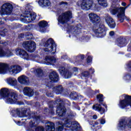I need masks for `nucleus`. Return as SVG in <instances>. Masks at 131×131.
Segmentation results:
<instances>
[{
  "instance_id": "nucleus-1",
  "label": "nucleus",
  "mask_w": 131,
  "mask_h": 131,
  "mask_svg": "<svg viewBox=\"0 0 131 131\" xmlns=\"http://www.w3.org/2000/svg\"><path fill=\"white\" fill-rule=\"evenodd\" d=\"M0 96L7 104H17L18 102V94L13 90L2 88L0 90Z\"/></svg>"
},
{
  "instance_id": "nucleus-2",
  "label": "nucleus",
  "mask_w": 131,
  "mask_h": 131,
  "mask_svg": "<svg viewBox=\"0 0 131 131\" xmlns=\"http://www.w3.org/2000/svg\"><path fill=\"white\" fill-rule=\"evenodd\" d=\"M71 117H72V115H70L66 117L62 120L59 121L58 124L61 126H58L57 130L62 131L63 127H67L69 128V130L72 131H76L79 128H80V125L77 122L73 121L71 122L70 121Z\"/></svg>"
},
{
  "instance_id": "nucleus-3",
  "label": "nucleus",
  "mask_w": 131,
  "mask_h": 131,
  "mask_svg": "<svg viewBox=\"0 0 131 131\" xmlns=\"http://www.w3.org/2000/svg\"><path fill=\"white\" fill-rule=\"evenodd\" d=\"M78 3L81 4V9L85 10V11H89V10H98L99 9V6L101 7H107L108 3L106 1H79Z\"/></svg>"
},
{
  "instance_id": "nucleus-4",
  "label": "nucleus",
  "mask_w": 131,
  "mask_h": 131,
  "mask_svg": "<svg viewBox=\"0 0 131 131\" xmlns=\"http://www.w3.org/2000/svg\"><path fill=\"white\" fill-rule=\"evenodd\" d=\"M128 8V6L124 7H119V4L116 3L114 1L113 2L112 5L110 9V12L113 15L117 14V17L120 20V22H123V20L125 19L126 21L129 20V18L124 15L125 9Z\"/></svg>"
},
{
  "instance_id": "nucleus-5",
  "label": "nucleus",
  "mask_w": 131,
  "mask_h": 131,
  "mask_svg": "<svg viewBox=\"0 0 131 131\" xmlns=\"http://www.w3.org/2000/svg\"><path fill=\"white\" fill-rule=\"evenodd\" d=\"M21 71V67L17 64L9 67L7 64L0 63V74H6L9 72L11 75H16Z\"/></svg>"
},
{
  "instance_id": "nucleus-6",
  "label": "nucleus",
  "mask_w": 131,
  "mask_h": 131,
  "mask_svg": "<svg viewBox=\"0 0 131 131\" xmlns=\"http://www.w3.org/2000/svg\"><path fill=\"white\" fill-rule=\"evenodd\" d=\"M45 48H44L45 52H48L49 54H55L56 53V43L53 40V39L49 38L45 45Z\"/></svg>"
},
{
  "instance_id": "nucleus-7",
  "label": "nucleus",
  "mask_w": 131,
  "mask_h": 131,
  "mask_svg": "<svg viewBox=\"0 0 131 131\" xmlns=\"http://www.w3.org/2000/svg\"><path fill=\"white\" fill-rule=\"evenodd\" d=\"M30 9H31V7H30V5H28L26 7V9L27 10L25 11V14L26 15L23 16V17H24V20L27 21L28 23H30V22H32V21H34V20L36 18V14L34 12H30Z\"/></svg>"
},
{
  "instance_id": "nucleus-8",
  "label": "nucleus",
  "mask_w": 131,
  "mask_h": 131,
  "mask_svg": "<svg viewBox=\"0 0 131 131\" xmlns=\"http://www.w3.org/2000/svg\"><path fill=\"white\" fill-rule=\"evenodd\" d=\"M40 116H35L34 118V121L30 122V127L28 129V131H43V127L41 126L36 127L39 121Z\"/></svg>"
},
{
  "instance_id": "nucleus-9",
  "label": "nucleus",
  "mask_w": 131,
  "mask_h": 131,
  "mask_svg": "<svg viewBox=\"0 0 131 131\" xmlns=\"http://www.w3.org/2000/svg\"><path fill=\"white\" fill-rule=\"evenodd\" d=\"M14 53L17 56H19L20 58L24 59V60H27L29 61L31 59V56L29 55L26 51L24 49H22L20 48H16L14 50Z\"/></svg>"
},
{
  "instance_id": "nucleus-10",
  "label": "nucleus",
  "mask_w": 131,
  "mask_h": 131,
  "mask_svg": "<svg viewBox=\"0 0 131 131\" xmlns=\"http://www.w3.org/2000/svg\"><path fill=\"white\" fill-rule=\"evenodd\" d=\"M124 99L119 101L118 106L121 109H125L126 107L129 106L131 107V96L128 95H123Z\"/></svg>"
},
{
  "instance_id": "nucleus-11",
  "label": "nucleus",
  "mask_w": 131,
  "mask_h": 131,
  "mask_svg": "<svg viewBox=\"0 0 131 131\" xmlns=\"http://www.w3.org/2000/svg\"><path fill=\"white\" fill-rule=\"evenodd\" d=\"M72 18V13L70 11H68L67 12L63 13L59 15L58 21V24L61 23V24H64L66 22L69 21V19Z\"/></svg>"
},
{
  "instance_id": "nucleus-12",
  "label": "nucleus",
  "mask_w": 131,
  "mask_h": 131,
  "mask_svg": "<svg viewBox=\"0 0 131 131\" xmlns=\"http://www.w3.org/2000/svg\"><path fill=\"white\" fill-rule=\"evenodd\" d=\"M118 129L119 130H123V129H131V119L127 122L124 120H121L118 125Z\"/></svg>"
},
{
  "instance_id": "nucleus-13",
  "label": "nucleus",
  "mask_w": 131,
  "mask_h": 131,
  "mask_svg": "<svg viewBox=\"0 0 131 131\" xmlns=\"http://www.w3.org/2000/svg\"><path fill=\"white\" fill-rule=\"evenodd\" d=\"M23 48L26 49L28 52L30 53H33L35 51L36 48V44L32 41H27L24 42L23 44Z\"/></svg>"
},
{
  "instance_id": "nucleus-14",
  "label": "nucleus",
  "mask_w": 131,
  "mask_h": 131,
  "mask_svg": "<svg viewBox=\"0 0 131 131\" xmlns=\"http://www.w3.org/2000/svg\"><path fill=\"white\" fill-rule=\"evenodd\" d=\"M1 11L3 14L10 15L13 12V5L9 3H5L2 6Z\"/></svg>"
},
{
  "instance_id": "nucleus-15",
  "label": "nucleus",
  "mask_w": 131,
  "mask_h": 131,
  "mask_svg": "<svg viewBox=\"0 0 131 131\" xmlns=\"http://www.w3.org/2000/svg\"><path fill=\"white\" fill-rule=\"evenodd\" d=\"M97 37H104L106 35V28L105 26L100 25L94 30Z\"/></svg>"
},
{
  "instance_id": "nucleus-16",
  "label": "nucleus",
  "mask_w": 131,
  "mask_h": 131,
  "mask_svg": "<svg viewBox=\"0 0 131 131\" xmlns=\"http://www.w3.org/2000/svg\"><path fill=\"white\" fill-rule=\"evenodd\" d=\"M57 102L59 103L56 110L57 114L58 116H63V115H65L66 108H65V107L63 104H61L62 101H61L60 99H58L57 100Z\"/></svg>"
},
{
  "instance_id": "nucleus-17",
  "label": "nucleus",
  "mask_w": 131,
  "mask_h": 131,
  "mask_svg": "<svg viewBox=\"0 0 131 131\" xmlns=\"http://www.w3.org/2000/svg\"><path fill=\"white\" fill-rule=\"evenodd\" d=\"M93 110L96 111H99L101 114H103L107 110V105L105 104L102 103L101 105L96 104L93 106Z\"/></svg>"
},
{
  "instance_id": "nucleus-18",
  "label": "nucleus",
  "mask_w": 131,
  "mask_h": 131,
  "mask_svg": "<svg viewBox=\"0 0 131 131\" xmlns=\"http://www.w3.org/2000/svg\"><path fill=\"white\" fill-rule=\"evenodd\" d=\"M59 71L61 75L64 76V78H70L72 76V72L66 70L64 67L60 68Z\"/></svg>"
},
{
  "instance_id": "nucleus-19",
  "label": "nucleus",
  "mask_w": 131,
  "mask_h": 131,
  "mask_svg": "<svg viewBox=\"0 0 131 131\" xmlns=\"http://www.w3.org/2000/svg\"><path fill=\"white\" fill-rule=\"evenodd\" d=\"M17 80L20 84H24V85H29L30 83L29 78L25 75H21L18 77Z\"/></svg>"
},
{
  "instance_id": "nucleus-20",
  "label": "nucleus",
  "mask_w": 131,
  "mask_h": 131,
  "mask_svg": "<svg viewBox=\"0 0 131 131\" xmlns=\"http://www.w3.org/2000/svg\"><path fill=\"white\" fill-rule=\"evenodd\" d=\"M105 21L111 28H114L116 26L115 21L109 15L106 14L105 16Z\"/></svg>"
},
{
  "instance_id": "nucleus-21",
  "label": "nucleus",
  "mask_w": 131,
  "mask_h": 131,
  "mask_svg": "<svg viewBox=\"0 0 131 131\" xmlns=\"http://www.w3.org/2000/svg\"><path fill=\"white\" fill-rule=\"evenodd\" d=\"M47 26L48 23L45 20H42L39 23L38 30L41 33H46L47 32Z\"/></svg>"
},
{
  "instance_id": "nucleus-22",
  "label": "nucleus",
  "mask_w": 131,
  "mask_h": 131,
  "mask_svg": "<svg viewBox=\"0 0 131 131\" xmlns=\"http://www.w3.org/2000/svg\"><path fill=\"white\" fill-rule=\"evenodd\" d=\"M6 82L7 84L10 85V86H17V84H18V81L17 79L14 78L9 77L6 79Z\"/></svg>"
},
{
  "instance_id": "nucleus-23",
  "label": "nucleus",
  "mask_w": 131,
  "mask_h": 131,
  "mask_svg": "<svg viewBox=\"0 0 131 131\" xmlns=\"http://www.w3.org/2000/svg\"><path fill=\"white\" fill-rule=\"evenodd\" d=\"M56 58L51 56H46L43 64L46 65H53L54 63H56Z\"/></svg>"
},
{
  "instance_id": "nucleus-24",
  "label": "nucleus",
  "mask_w": 131,
  "mask_h": 131,
  "mask_svg": "<svg viewBox=\"0 0 131 131\" xmlns=\"http://www.w3.org/2000/svg\"><path fill=\"white\" fill-rule=\"evenodd\" d=\"M23 93L25 96H28V97H32L33 94H34L33 90L29 87H25Z\"/></svg>"
},
{
  "instance_id": "nucleus-25",
  "label": "nucleus",
  "mask_w": 131,
  "mask_h": 131,
  "mask_svg": "<svg viewBox=\"0 0 131 131\" xmlns=\"http://www.w3.org/2000/svg\"><path fill=\"white\" fill-rule=\"evenodd\" d=\"M89 17L91 21L93 23H95V22H98L100 20V17L95 13L89 14Z\"/></svg>"
},
{
  "instance_id": "nucleus-26",
  "label": "nucleus",
  "mask_w": 131,
  "mask_h": 131,
  "mask_svg": "<svg viewBox=\"0 0 131 131\" xmlns=\"http://www.w3.org/2000/svg\"><path fill=\"white\" fill-rule=\"evenodd\" d=\"M49 78H50L51 80H52V81L56 82L59 80V77L58 74L55 71H52L50 73Z\"/></svg>"
},
{
  "instance_id": "nucleus-27",
  "label": "nucleus",
  "mask_w": 131,
  "mask_h": 131,
  "mask_svg": "<svg viewBox=\"0 0 131 131\" xmlns=\"http://www.w3.org/2000/svg\"><path fill=\"white\" fill-rule=\"evenodd\" d=\"M116 43L119 47H124L127 43V41L125 38H118L116 41Z\"/></svg>"
},
{
  "instance_id": "nucleus-28",
  "label": "nucleus",
  "mask_w": 131,
  "mask_h": 131,
  "mask_svg": "<svg viewBox=\"0 0 131 131\" xmlns=\"http://www.w3.org/2000/svg\"><path fill=\"white\" fill-rule=\"evenodd\" d=\"M38 4L40 7H41L42 8L51 6V2H50V1H39Z\"/></svg>"
},
{
  "instance_id": "nucleus-29",
  "label": "nucleus",
  "mask_w": 131,
  "mask_h": 131,
  "mask_svg": "<svg viewBox=\"0 0 131 131\" xmlns=\"http://www.w3.org/2000/svg\"><path fill=\"white\" fill-rule=\"evenodd\" d=\"M53 91L57 95H60V94H63V93H64L63 87H62L61 85L55 86L53 88Z\"/></svg>"
},
{
  "instance_id": "nucleus-30",
  "label": "nucleus",
  "mask_w": 131,
  "mask_h": 131,
  "mask_svg": "<svg viewBox=\"0 0 131 131\" xmlns=\"http://www.w3.org/2000/svg\"><path fill=\"white\" fill-rule=\"evenodd\" d=\"M46 131H55V124L54 123H50V125L46 126Z\"/></svg>"
},
{
  "instance_id": "nucleus-31",
  "label": "nucleus",
  "mask_w": 131,
  "mask_h": 131,
  "mask_svg": "<svg viewBox=\"0 0 131 131\" xmlns=\"http://www.w3.org/2000/svg\"><path fill=\"white\" fill-rule=\"evenodd\" d=\"M92 128L94 129V130H98V129L101 128V125L98 122H95L94 124L92 126Z\"/></svg>"
},
{
  "instance_id": "nucleus-32",
  "label": "nucleus",
  "mask_w": 131,
  "mask_h": 131,
  "mask_svg": "<svg viewBox=\"0 0 131 131\" xmlns=\"http://www.w3.org/2000/svg\"><path fill=\"white\" fill-rule=\"evenodd\" d=\"M31 72H34V73H36V74H41L42 73V70L40 68H38L36 70L35 69H32L31 70Z\"/></svg>"
},
{
  "instance_id": "nucleus-33",
  "label": "nucleus",
  "mask_w": 131,
  "mask_h": 131,
  "mask_svg": "<svg viewBox=\"0 0 131 131\" xmlns=\"http://www.w3.org/2000/svg\"><path fill=\"white\" fill-rule=\"evenodd\" d=\"M70 97H71V98H72V99H74V100H76L77 99H79V96H78V95H77V94L75 92L71 93L70 94Z\"/></svg>"
},
{
  "instance_id": "nucleus-34",
  "label": "nucleus",
  "mask_w": 131,
  "mask_h": 131,
  "mask_svg": "<svg viewBox=\"0 0 131 131\" xmlns=\"http://www.w3.org/2000/svg\"><path fill=\"white\" fill-rule=\"evenodd\" d=\"M5 57H11L14 55L13 54V50H7L5 51Z\"/></svg>"
},
{
  "instance_id": "nucleus-35",
  "label": "nucleus",
  "mask_w": 131,
  "mask_h": 131,
  "mask_svg": "<svg viewBox=\"0 0 131 131\" xmlns=\"http://www.w3.org/2000/svg\"><path fill=\"white\" fill-rule=\"evenodd\" d=\"M90 75V73L88 71H84L81 73V76H83V77H88Z\"/></svg>"
},
{
  "instance_id": "nucleus-36",
  "label": "nucleus",
  "mask_w": 131,
  "mask_h": 131,
  "mask_svg": "<svg viewBox=\"0 0 131 131\" xmlns=\"http://www.w3.org/2000/svg\"><path fill=\"white\" fill-rule=\"evenodd\" d=\"M97 99L99 102H103V95L100 94L97 96Z\"/></svg>"
},
{
  "instance_id": "nucleus-37",
  "label": "nucleus",
  "mask_w": 131,
  "mask_h": 131,
  "mask_svg": "<svg viewBox=\"0 0 131 131\" xmlns=\"http://www.w3.org/2000/svg\"><path fill=\"white\" fill-rule=\"evenodd\" d=\"M5 51L3 50V49L0 48V58L2 57H5Z\"/></svg>"
},
{
  "instance_id": "nucleus-38",
  "label": "nucleus",
  "mask_w": 131,
  "mask_h": 131,
  "mask_svg": "<svg viewBox=\"0 0 131 131\" xmlns=\"http://www.w3.org/2000/svg\"><path fill=\"white\" fill-rule=\"evenodd\" d=\"M84 58V55H81V56H77V57H76V61H78V60H80V59H82H82H83Z\"/></svg>"
},
{
  "instance_id": "nucleus-39",
  "label": "nucleus",
  "mask_w": 131,
  "mask_h": 131,
  "mask_svg": "<svg viewBox=\"0 0 131 131\" xmlns=\"http://www.w3.org/2000/svg\"><path fill=\"white\" fill-rule=\"evenodd\" d=\"M27 39H32L33 36L31 34H27L26 35Z\"/></svg>"
},
{
  "instance_id": "nucleus-40",
  "label": "nucleus",
  "mask_w": 131,
  "mask_h": 131,
  "mask_svg": "<svg viewBox=\"0 0 131 131\" xmlns=\"http://www.w3.org/2000/svg\"><path fill=\"white\" fill-rule=\"evenodd\" d=\"M92 60H93V58L91 56H88L87 58L88 63H91Z\"/></svg>"
},
{
  "instance_id": "nucleus-41",
  "label": "nucleus",
  "mask_w": 131,
  "mask_h": 131,
  "mask_svg": "<svg viewBox=\"0 0 131 131\" xmlns=\"http://www.w3.org/2000/svg\"><path fill=\"white\" fill-rule=\"evenodd\" d=\"M82 38L83 40H85V41H88V40H89V39H90V37L83 36V37H82Z\"/></svg>"
},
{
  "instance_id": "nucleus-42",
  "label": "nucleus",
  "mask_w": 131,
  "mask_h": 131,
  "mask_svg": "<svg viewBox=\"0 0 131 131\" xmlns=\"http://www.w3.org/2000/svg\"><path fill=\"white\" fill-rule=\"evenodd\" d=\"M106 121H105V119H101L100 120V123L101 124H105Z\"/></svg>"
},
{
  "instance_id": "nucleus-43",
  "label": "nucleus",
  "mask_w": 131,
  "mask_h": 131,
  "mask_svg": "<svg viewBox=\"0 0 131 131\" xmlns=\"http://www.w3.org/2000/svg\"><path fill=\"white\" fill-rule=\"evenodd\" d=\"M15 123H16V124H17V125H22V122H21L20 121H17H17H15Z\"/></svg>"
},
{
  "instance_id": "nucleus-44",
  "label": "nucleus",
  "mask_w": 131,
  "mask_h": 131,
  "mask_svg": "<svg viewBox=\"0 0 131 131\" xmlns=\"http://www.w3.org/2000/svg\"><path fill=\"white\" fill-rule=\"evenodd\" d=\"M72 71H73V72H78V69H77V68H74L72 69Z\"/></svg>"
},
{
  "instance_id": "nucleus-45",
  "label": "nucleus",
  "mask_w": 131,
  "mask_h": 131,
  "mask_svg": "<svg viewBox=\"0 0 131 131\" xmlns=\"http://www.w3.org/2000/svg\"><path fill=\"white\" fill-rule=\"evenodd\" d=\"M114 34V31H111L110 32V36H113V35Z\"/></svg>"
},
{
  "instance_id": "nucleus-46",
  "label": "nucleus",
  "mask_w": 131,
  "mask_h": 131,
  "mask_svg": "<svg viewBox=\"0 0 131 131\" xmlns=\"http://www.w3.org/2000/svg\"><path fill=\"white\" fill-rule=\"evenodd\" d=\"M90 72L91 73H94V72H95V70L93 69H91L90 70Z\"/></svg>"
},
{
  "instance_id": "nucleus-47",
  "label": "nucleus",
  "mask_w": 131,
  "mask_h": 131,
  "mask_svg": "<svg viewBox=\"0 0 131 131\" xmlns=\"http://www.w3.org/2000/svg\"><path fill=\"white\" fill-rule=\"evenodd\" d=\"M93 119H97L98 118V117L97 116V115H94L93 116Z\"/></svg>"
},
{
  "instance_id": "nucleus-48",
  "label": "nucleus",
  "mask_w": 131,
  "mask_h": 131,
  "mask_svg": "<svg viewBox=\"0 0 131 131\" xmlns=\"http://www.w3.org/2000/svg\"><path fill=\"white\" fill-rule=\"evenodd\" d=\"M67 58H68L67 55H65L64 56L62 57V58L64 59V60H66V59H67Z\"/></svg>"
},
{
  "instance_id": "nucleus-49",
  "label": "nucleus",
  "mask_w": 131,
  "mask_h": 131,
  "mask_svg": "<svg viewBox=\"0 0 131 131\" xmlns=\"http://www.w3.org/2000/svg\"><path fill=\"white\" fill-rule=\"evenodd\" d=\"M122 6H123V7H125V6H126V3H125L124 2H122Z\"/></svg>"
},
{
  "instance_id": "nucleus-50",
  "label": "nucleus",
  "mask_w": 131,
  "mask_h": 131,
  "mask_svg": "<svg viewBox=\"0 0 131 131\" xmlns=\"http://www.w3.org/2000/svg\"><path fill=\"white\" fill-rule=\"evenodd\" d=\"M61 5H64L65 6V5H67V3L62 2L61 3Z\"/></svg>"
},
{
  "instance_id": "nucleus-51",
  "label": "nucleus",
  "mask_w": 131,
  "mask_h": 131,
  "mask_svg": "<svg viewBox=\"0 0 131 131\" xmlns=\"http://www.w3.org/2000/svg\"><path fill=\"white\" fill-rule=\"evenodd\" d=\"M19 109L18 108L16 109L15 113H16L17 114H19Z\"/></svg>"
},
{
  "instance_id": "nucleus-52",
  "label": "nucleus",
  "mask_w": 131,
  "mask_h": 131,
  "mask_svg": "<svg viewBox=\"0 0 131 131\" xmlns=\"http://www.w3.org/2000/svg\"><path fill=\"white\" fill-rule=\"evenodd\" d=\"M0 24H4V22H3L2 18H0Z\"/></svg>"
},
{
  "instance_id": "nucleus-53",
  "label": "nucleus",
  "mask_w": 131,
  "mask_h": 131,
  "mask_svg": "<svg viewBox=\"0 0 131 131\" xmlns=\"http://www.w3.org/2000/svg\"><path fill=\"white\" fill-rule=\"evenodd\" d=\"M50 113H51V114H54V112L53 110H52L51 111H50Z\"/></svg>"
},
{
  "instance_id": "nucleus-54",
  "label": "nucleus",
  "mask_w": 131,
  "mask_h": 131,
  "mask_svg": "<svg viewBox=\"0 0 131 131\" xmlns=\"http://www.w3.org/2000/svg\"><path fill=\"white\" fill-rule=\"evenodd\" d=\"M65 94L67 95H69V92H68V93H66H66H65Z\"/></svg>"
},
{
  "instance_id": "nucleus-55",
  "label": "nucleus",
  "mask_w": 131,
  "mask_h": 131,
  "mask_svg": "<svg viewBox=\"0 0 131 131\" xmlns=\"http://www.w3.org/2000/svg\"><path fill=\"white\" fill-rule=\"evenodd\" d=\"M126 77L127 78H128V77H129V76L127 75V76H126Z\"/></svg>"
},
{
  "instance_id": "nucleus-56",
  "label": "nucleus",
  "mask_w": 131,
  "mask_h": 131,
  "mask_svg": "<svg viewBox=\"0 0 131 131\" xmlns=\"http://www.w3.org/2000/svg\"><path fill=\"white\" fill-rule=\"evenodd\" d=\"M1 43H2V45H4V43H5L1 42Z\"/></svg>"
},
{
  "instance_id": "nucleus-57",
  "label": "nucleus",
  "mask_w": 131,
  "mask_h": 131,
  "mask_svg": "<svg viewBox=\"0 0 131 131\" xmlns=\"http://www.w3.org/2000/svg\"><path fill=\"white\" fill-rule=\"evenodd\" d=\"M0 35H2V33L1 32H0Z\"/></svg>"
},
{
  "instance_id": "nucleus-58",
  "label": "nucleus",
  "mask_w": 131,
  "mask_h": 131,
  "mask_svg": "<svg viewBox=\"0 0 131 131\" xmlns=\"http://www.w3.org/2000/svg\"><path fill=\"white\" fill-rule=\"evenodd\" d=\"M20 117H24V116H20Z\"/></svg>"
},
{
  "instance_id": "nucleus-59",
  "label": "nucleus",
  "mask_w": 131,
  "mask_h": 131,
  "mask_svg": "<svg viewBox=\"0 0 131 131\" xmlns=\"http://www.w3.org/2000/svg\"><path fill=\"white\" fill-rule=\"evenodd\" d=\"M20 35H23V34H20Z\"/></svg>"
},
{
  "instance_id": "nucleus-60",
  "label": "nucleus",
  "mask_w": 131,
  "mask_h": 131,
  "mask_svg": "<svg viewBox=\"0 0 131 131\" xmlns=\"http://www.w3.org/2000/svg\"><path fill=\"white\" fill-rule=\"evenodd\" d=\"M3 21H4V20H5V19H3Z\"/></svg>"
}]
</instances>
